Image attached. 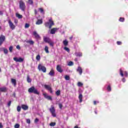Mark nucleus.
<instances>
[{
  "mask_svg": "<svg viewBox=\"0 0 128 128\" xmlns=\"http://www.w3.org/2000/svg\"><path fill=\"white\" fill-rule=\"evenodd\" d=\"M16 48H17V50H20V45H17Z\"/></svg>",
  "mask_w": 128,
  "mask_h": 128,
  "instance_id": "09e8293b",
  "label": "nucleus"
},
{
  "mask_svg": "<svg viewBox=\"0 0 128 128\" xmlns=\"http://www.w3.org/2000/svg\"><path fill=\"white\" fill-rule=\"evenodd\" d=\"M44 42H46L47 44H48L50 46H54V42H52V40H50V38L44 37Z\"/></svg>",
  "mask_w": 128,
  "mask_h": 128,
  "instance_id": "7ed1b4c3",
  "label": "nucleus"
},
{
  "mask_svg": "<svg viewBox=\"0 0 128 128\" xmlns=\"http://www.w3.org/2000/svg\"><path fill=\"white\" fill-rule=\"evenodd\" d=\"M49 110L54 118H56V108L54 106H51Z\"/></svg>",
  "mask_w": 128,
  "mask_h": 128,
  "instance_id": "423d86ee",
  "label": "nucleus"
},
{
  "mask_svg": "<svg viewBox=\"0 0 128 128\" xmlns=\"http://www.w3.org/2000/svg\"><path fill=\"white\" fill-rule=\"evenodd\" d=\"M22 110H28V106L26 104H22Z\"/></svg>",
  "mask_w": 128,
  "mask_h": 128,
  "instance_id": "f3484780",
  "label": "nucleus"
},
{
  "mask_svg": "<svg viewBox=\"0 0 128 128\" xmlns=\"http://www.w3.org/2000/svg\"><path fill=\"white\" fill-rule=\"evenodd\" d=\"M120 72L121 76H124V72H122V70L121 68L120 70Z\"/></svg>",
  "mask_w": 128,
  "mask_h": 128,
  "instance_id": "f704fd0d",
  "label": "nucleus"
},
{
  "mask_svg": "<svg viewBox=\"0 0 128 128\" xmlns=\"http://www.w3.org/2000/svg\"><path fill=\"white\" fill-rule=\"evenodd\" d=\"M44 26L46 28H48L50 29L52 27V26H54V23L52 21V20L50 19L48 22L44 23Z\"/></svg>",
  "mask_w": 128,
  "mask_h": 128,
  "instance_id": "f257e3e1",
  "label": "nucleus"
},
{
  "mask_svg": "<svg viewBox=\"0 0 128 128\" xmlns=\"http://www.w3.org/2000/svg\"><path fill=\"white\" fill-rule=\"evenodd\" d=\"M74 128H80V127H78V126H74Z\"/></svg>",
  "mask_w": 128,
  "mask_h": 128,
  "instance_id": "052dcab7",
  "label": "nucleus"
},
{
  "mask_svg": "<svg viewBox=\"0 0 128 128\" xmlns=\"http://www.w3.org/2000/svg\"><path fill=\"white\" fill-rule=\"evenodd\" d=\"M13 48H14V47H12V46H10V47L9 48V50H10V52H12Z\"/></svg>",
  "mask_w": 128,
  "mask_h": 128,
  "instance_id": "79ce46f5",
  "label": "nucleus"
},
{
  "mask_svg": "<svg viewBox=\"0 0 128 128\" xmlns=\"http://www.w3.org/2000/svg\"><path fill=\"white\" fill-rule=\"evenodd\" d=\"M28 92H30V94H38V95L40 94V92H38V90L34 86H32L28 90Z\"/></svg>",
  "mask_w": 128,
  "mask_h": 128,
  "instance_id": "f03ea898",
  "label": "nucleus"
},
{
  "mask_svg": "<svg viewBox=\"0 0 128 128\" xmlns=\"http://www.w3.org/2000/svg\"><path fill=\"white\" fill-rule=\"evenodd\" d=\"M14 22L15 24H18V21L17 20H15L14 21Z\"/></svg>",
  "mask_w": 128,
  "mask_h": 128,
  "instance_id": "603ef678",
  "label": "nucleus"
},
{
  "mask_svg": "<svg viewBox=\"0 0 128 128\" xmlns=\"http://www.w3.org/2000/svg\"><path fill=\"white\" fill-rule=\"evenodd\" d=\"M9 26L11 28V30H14L16 28V26L14 24V23L12 22V20H9L8 21Z\"/></svg>",
  "mask_w": 128,
  "mask_h": 128,
  "instance_id": "0eeeda50",
  "label": "nucleus"
},
{
  "mask_svg": "<svg viewBox=\"0 0 128 128\" xmlns=\"http://www.w3.org/2000/svg\"><path fill=\"white\" fill-rule=\"evenodd\" d=\"M56 126V122H51L50 124V126Z\"/></svg>",
  "mask_w": 128,
  "mask_h": 128,
  "instance_id": "a19ab883",
  "label": "nucleus"
},
{
  "mask_svg": "<svg viewBox=\"0 0 128 128\" xmlns=\"http://www.w3.org/2000/svg\"><path fill=\"white\" fill-rule=\"evenodd\" d=\"M75 54L76 56H79V57L82 56V52L75 53Z\"/></svg>",
  "mask_w": 128,
  "mask_h": 128,
  "instance_id": "412c9836",
  "label": "nucleus"
},
{
  "mask_svg": "<svg viewBox=\"0 0 128 128\" xmlns=\"http://www.w3.org/2000/svg\"><path fill=\"white\" fill-rule=\"evenodd\" d=\"M10 104H12V101H9L8 104V106H10Z\"/></svg>",
  "mask_w": 128,
  "mask_h": 128,
  "instance_id": "de8ad7c7",
  "label": "nucleus"
},
{
  "mask_svg": "<svg viewBox=\"0 0 128 128\" xmlns=\"http://www.w3.org/2000/svg\"><path fill=\"white\" fill-rule=\"evenodd\" d=\"M116 44H117L118 46H122V42L118 41L116 42Z\"/></svg>",
  "mask_w": 128,
  "mask_h": 128,
  "instance_id": "49530a36",
  "label": "nucleus"
},
{
  "mask_svg": "<svg viewBox=\"0 0 128 128\" xmlns=\"http://www.w3.org/2000/svg\"><path fill=\"white\" fill-rule=\"evenodd\" d=\"M36 60L38 62H40V54H38L36 56Z\"/></svg>",
  "mask_w": 128,
  "mask_h": 128,
  "instance_id": "a878e982",
  "label": "nucleus"
},
{
  "mask_svg": "<svg viewBox=\"0 0 128 128\" xmlns=\"http://www.w3.org/2000/svg\"><path fill=\"white\" fill-rule=\"evenodd\" d=\"M119 20L121 22H124V18L120 17Z\"/></svg>",
  "mask_w": 128,
  "mask_h": 128,
  "instance_id": "473e14b6",
  "label": "nucleus"
},
{
  "mask_svg": "<svg viewBox=\"0 0 128 128\" xmlns=\"http://www.w3.org/2000/svg\"><path fill=\"white\" fill-rule=\"evenodd\" d=\"M4 54H6L8 52V50L6 48H4Z\"/></svg>",
  "mask_w": 128,
  "mask_h": 128,
  "instance_id": "4c0bfd02",
  "label": "nucleus"
},
{
  "mask_svg": "<svg viewBox=\"0 0 128 128\" xmlns=\"http://www.w3.org/2000/svg\"><path fill=\"white\" fill-rule=\"evenodd\" d=\"M0 92H2V91L0 90Z\"/></svg>",
  "mask_w": 128,
  "mask_h": 128,
  "instance_id": "338daca9",
  "label": "nucleus"
},
{
  "mask_svg": "<svg viewBox=\"0 0 128 128\" xmlns=\"http://www.w3.org/2000/svg\"><path fill=\"white\" fill-rule=\"evenodd\" d=\"M34 14H38V10H36V9L34 10Z\"/></svg>",
  "mask_w": 128,
  "mask_h": 128,
  "instance_id": "864d4df0",
  "label": "nucleus"
},
{
  "mask_svg": "<svg viewBox=\"0 0 128 128\" xmlns=\"http://www.w3.org/2000/svg\"><path fill=\"white\" fill-rule=\"evenodd\" d=\"M19 6L20 8L22 10V12H24L26 10V4L24 2L22 1V0H20L19 2Z\"/></svg>",
  "mask_w": 128,
  "mask_h": 128,
  "instance_id": "20e7f679",
  "label": "nucleus"
},
{
  "mask_svg": "<svg viewBox=\"0 0 128 128\" xmlns=\"http://www.w3.org/2000/svg\"><path fill=\"white\" fill-rule=\"evenodd\" d=\"M124 76H128V72H124Z\"/></svg>",
  "mask_w": 128,
  "mask_h": 128,
  "instance_id": "6e6d98bb",
  "label": "nucleus"
},
{
  "mask_svg": "<svg viewBox=\"0 0 128 128\" xmlns=\"http://www.w3.org/2000/svg\"><path fill=\"white\" fill-rule=\"evenodd\" d=\"M77 72H79L81 76V74H82V67L78 66L76 70Z\"/></svg>",
  "mask_w": 128,
  "mask_h": 128,
  "instance_id": "ddd939ff",
  "label": "nucleus"
},
{
  "mask_svg": "<svg viewBox=\"0 0 128 128\" xmlns=\"http://www.w3.org/2000/svg\"><path fill=\"white\" fill-rule=\"evenodd\" d=\"M26 42L28 44H34V42L32 40H28Z\"/></svg>",
  "mask_w": 128,
  "mask_h": 128,
  "instance_id": "c85d7f7f",
  "label": "nucleus"
},
{
  "mask_svg": "<svg viewBox=\"0 0 128 128\" xmlns=\"http://www.w3.org/2000/svg\"><path fill=\"white\" fill-rule=\"evenodd\" d=\"M48 74L49 76H54V69H51Z\"/></svg>",
  "mask_w": 128,
  "mask_h": 128,
  "instance_id": "2eb2a0df",
  "label": "nucleus"
},
{
  "mask_svg": "<svg viewBox=\"0 0 128 128\" xmlns=\"http://www.w3.org/2000/svg\"><path fill=\"white\" fill-rule=\"evenodd\" d=\"M68 66H74V62L70 61V62H68Z\"/></svg>",
  "mask_w": 128,
  "mask_h": 128,
  "instance_id": "58836bf2",
  "label": "nucleus"
},
{
  "mask_svg": "<svg viewBox=\"0 0 128 128\" xmlns=\"http://www.w3.org/2000/svg\"><path fill=\"white\" fill-rule=\"evenodd\" d=\"M33 35L37 40H40V35L36 31L33 32Z\"/></svg>",
  "mask_w": 128,
  "mask_h": 128,
  "instance_id": "f8f14e48",
  "label": "nucleus"
},
{
  "mask_svg": "<svg viewBox=\"0 0 128 128\" xmlns=\"http://www.w3.org/2000/svg\"><path fill=\"white\" fill-rule=\"evenodd\" d=\"M63 44L65 46H68V41H67L66 40H64L63 41Z\"/></svg>",
  "mask_w": 128,
  "mask_h": 128,
  "instance_id": "4be33fe9",
  "label": "nucleus"
},
{
  "mask_svg": "<svg viewBox=\"0 0 128 128\" xmlns=\"http://www.w3.org/2000/svg\"><path fill=\"white\" fill-rule=\"evenodd\" d=\"M38 70L42 72H46V68L42 64H39L38 68Z\"/></svg>",
  "mask_w": 128,
  "mask_h": 128,
  "instance_id": "39448f33",
  "label": "nucleus"
},
{
  "mask_svg": "<svg viewBox=\"0 0 128 128\" xmlns=\"http://www.w3.org/2000/svg\"><path fill=\"white\" fill-rule=\"evenodd\" d=\"M78 99L80 103L82 102V94H79Z\"/></svg>",
  "mask_w": 128,
  "mask_h": 128,
  "instance_id": "6ab92c4d",
  "label": "nucleus"
},
{
  "mask_svg": "<svg viewBox=\"0 0 128 128\" xmlns=\"http://www.w3.org/2000/svg\"><path fill=\"white\" fill-rule=\"evenodd\" d=\"M3 13L2 11H0V16H2Z\"/></svg>",
  "mask_w": 128,
  "mask_h": 128,
  "instance_id": "bf43d9fd",
  "label": "nucleus"
},
{
  "mask_svg": "<svg viewBox=\"0 0 128 128\" xmlns=\"http://www.w3.org/2000/svg\"><path fill=\"white\" fill-rule=\"evenodd\" d=\"M64 78L66 80H70V76H68V75L65 76Z\"/></svg>",
  "mask_w": 128,
  "mask_h": 128,
  "instance_id": "7c9ffc66",
  "label": "nucleus"
},
{
  "mask_svg": "<svg viewBox=\"0 0 128 128\" xmlns=\"http://www.w3.org/2000/svg\"><path fill=\"white\" fill-rule=\"evenodd\" d=\"M96 102H97L96 101V100L94 101V106L96 105Z\"/></svg>",
  "mask_w": 128,
  "mask_h": 128,
  "instance_id": "5fc2aeb1",
  "label": "nucleus"
},
{
  "mask_svg": "<svg viewBox=\"0 0 128 128\" xmlns=\"http://www.w3.org/2000/svg\"><path fill=\"white\" fill-rule=\"evenodd\" d=\"M59 108L60 109L62 108V104H59Z\"/></svg>",
  "mask_w": 128,
  "mask_h": 128,
  "instance_id": "3c124183",
  "label": "nucleus"
},
{
  "mask_svg": "<svg viewBox=\"0 0 128 128\" xmlns=\"http://www.w3.org/2000/svg\"><path fill=\"white\" fill-rule=\"evenodd\" d=\"M2 30V27L0 26V30Z\"/></svg>",
  "mask_w": 128,
  "mask_h": 128,
  "instance_id": "0e129e2a",
  "label": "nucleus"
},
{
  "mask_svg": "<svg viewBox=\"0 0 128 128\" xmlns=\"http://www.w3.org/2000/svg\"><path fill=\"white\" fill-rule=\"evenodd\" d=\"M16 18H22V16L18 13H16Z\"/></svg>",
  "mask_w": 128,
  "mask_h": 128,
  "instance_id": "393cba45",
  "label": "nucleus"
},
{
  "mask_svg": "<svg viewBox=\"0 0 128 128\" xmlns=\"http://www.w3.org/2000/svg\"><path fill=\"white\" fill-rule=\"evenodd\" d=\"M20 124H16L14 125V128H20Z\"/></svg>",
  "mask_w": 128,
  "mask_h": 128,
  "instance_id": "37998d69",
  "label": "nucleus"
},
{
  "mask_svg": "<svg viewBox=\"0 0 128 128\" xmlns=\"http://www.w3.org/2000/svg\"><path fill=\"white\" fill-rule=\"evenodd\" d=\"M30 28V24L26 23L25 24L24 28Z\"/></svg>",
  "mask_w": 128,
  "mask_h": 128,
  "instance_id": "e433bc0d",
  "label": "nucleus"
},
{
  "mask_svg": "<svg viewBox=\"0 0 128 128\" xmlns=\"http://www.w3.org/2000/svg\"><path fill=\"white\" fill-rule=\"evenodd\" d=\"M122 82H126V79L124 78H123L122 79Z\"/></svg>",
  "mask_w": 128,
  "mask_h": 128,
  "instance_id": "4d7b16f0",
  "label": "nucleus"
},
{
  "mask_svg": "<svg viewBox=\"0 0 128 128\" xmlns=\"http://www.w3.org/2000/svg\"><path fill=\"white\" fill-rule=\"evenodd\" d=\"M44 50L46 54H48L50 52V51H48V46H45Z\"/></svg>",
  "mask_w": 128,
  "mask_h": 128,
  "instance_id": "b1692460",
  "label": "nucleus"
},
{
  "mask_svg": "<svg viewBox=\"0 0 128 128\" xmlns=\"http://www.w3.org/2000/svg\"><path fill=\"white\" fill-rule=\"evenodd\" d=\"M56 94L57 96H60V90H58L56 92Z\"/></svg>",
  "mask_w": 128,
  "mask_h": 128,
  "instance_id": "5701e85b",
  "label": "nucleus"
},
{
  "mask_svg": "<svg viewBox=\"0 0 128 128\" xmlns=\"http://www.w3.org/2000/svg\"><path fill=\"white\" fill-rule=\"evenodd\" d=\"M94 114H98V112H96V110L94 111Z\"/></svg>",
  "mask_w": 128,
  "mask_h": 128,
  "instance_id": "680f3d73",
  "label": "nucleus"
},
{
  "mask_svg": "<svg viewBox=\"0 0 128 128\" xmlns=\"http://www.w3.org/2000/svg\"><path fill=\"white\" fill-rule=\"evenodd\" d=\"M0 90H1L2 92H8V88L6 87L0 88Z\"/></svg>",
  "mask_w": 128,
  "mask_h": 128,
  "instance_id": "a211bd4d",
  "label": "nucleus"
},
{
  "mask_svg": "<svg viewBox=\"0 0 128 128\" xmlns=\"http://www.w3.org/2000/svg\"><path fill=\"white\" fill-rule=\"evenodd\" d=\"M13 60L16 62H22L24 60V59L22 58H18L16 57L14 58Z\"/></svg>",
  "mask_w": 128,
  "mask_h": 128,
  "instance_id": "1a4fd4ad",
  "label": "nucleus"
},
{
  "mask_svg": "<svg viewBox=\"0 0 128 128\" xmlns=\"http://www.w3.org/2000/svg\"><path fill=\"white\" fill-rule=\"evenodd\" d=\"M44 88L47 90H48L50 92V94H52V87L50 85H44Z\"/></svg>",
  "mask_w": 128,
  "mask_h": 128,
  "instance_id": "6e6552de",
  "label": "nucleus"
},
{
  "mask_svg": "<svg viewBox=\"0 0 128 128\" xmlns=\"http://www.w3.org/2000/svg\"><path fill=\"white\" fill-rule=\"evenodd\" d=\"M56 70L59 72H62L64 70L62 69V67L60 65H57Z\"/></svg>",
  "mask_w": 128,
  "mask_h": 128,
  "instance_id": "4468645a",
  "label": "nucleus"
},
{
  "mask_svg": "<svg viewBox=\"0 0 128 128\" xmlns=\"http://www.w3.org/2000/svg\"><path fill=\"white\" fill-rule=\"evenodd\" d=\"M28 4H33L34 1H32V0H28Z\"/></svg>",
  "mask_w": 128,
  "mask_h": 128,
  "instance_id": "ea45409f",
  "label": "nucleus"
},
{
  "mask_svg": "<svg viewBox=\"0 0 128 128\" xmlns=\"http://www.w3.org/2000/svg\"><path fill=\"white\" fill-rule=\"evenodd\" d=\"M57 30H58V28H52L50 30V34H56V32H57Z\"/></svg>",
  "mask_w": 128,
  "mask_h": 128,
  "instance_id": "9b49d317",
  "label": "nucleus"
},
{
  "mask_svg": "<svg viewBox=\"0 0 128 128\" xmlns=\"http://www.w3.org/2000/svg\"><path fill=\"white\" fill-rule=\"evenodd\" d=\"M38 122H40V120H38V118H36L34 120V122L35 124H38Z\"/></svg>",
  "mask_w": 128,
  "mask_h": 128,
  "instance_id": "c03bdc74",
  "label": "nucleus"
},
{
  "mask_svg": "<svg viewBox=\"0 0 128 128\" xmlns=\"http://www.w3.org/2000/svg\"><path fill=\"white\" fill-rule=\"evenodd\" d=\"M39 10H40V12H41V14H44V12L42 8H39Z\"/></svg>",
  "mask_w": 128,
  "mask_h": 128,
  "instance_id": "2f4dec72",
  "label": "nucleus"
},
{
  "mask_svg": "<svg viewBox=\"0 0 128 128\" xmlns=\"http://www.w3.org/2000/svg\"><path fill=\"white\" fill-rule=\"evenodd\" d=\"M0 72H2V69H0Z\"/></svg>",
  "mask_w": 128,
  "mask_h": 128,
  "instance_id": "69168bd1",
  "label": "nucleus"
},
{
  "mask_svg": "<svg viewBox=\"0 0 128 128\" xmlns=\"http://www.w3.org/2000/svg\"><path fill=\"white\" fill-rule=\"evenodd\" d=\"M22 110V107H20V106H17V111L20 112Z\"/></svg>",
  "mask_w": 128,
  "mask_h": 128,
  "instance_id": "c9c22d12",
  "label": "nucleus"
},
{
  "mask_svg": "<svg viewBox=\"0 0 128 128\" xmlns=\"http://www.w3.org/2000/svg\"><path fill=\"white\" fill-rule=\"evenodd\" d=\"M6 40V36L4 35H0V46H2L4 42Z\"/></svg>",
  "mask_w": 128,
  "mask_h": 128,
  "instance_id": "9d476101",
  "label": "nucleus"
},
{
  "mask_svg": "<svg viewBox=\"0 0 128 128\" xmlns=\"http://www.w3.org/2000/svg\"><path fill=\"white\" fill-rule=\"evenodd\" d=\"M27 82H32V79L30 78V76H27Z\"/></svg>",
  "mask_w": 128,
  "mask_h": 128,
  "instance_id": "cd10ccee",
  "label": "nucleus"
},
{
  "mask_svg": "<svg viewBox=\"0 0 128 128\" xmlns=\"http://www.w3.org/2000/svg\"><path fill=\"white\" fill-rule=\"evenodd\" d=\"M84 84H82V83L81 82H78V86H82Z\"/></svg>",
  "mask_w": 128,
  "mask_h": 128,
  "instance_id": "a18cd8bd",
  "label": "nucleus"
},
{
  "mask_svg": "<svg viewBox=\"0 0 128 128\" xmlns=\"http://www.w3.org/2000/svg\"><path fill=\"white\" fill-rule=\"evenodd\" d=\"M108 92H112V88L110 87V85H108L107 87Z\"/></svg>",
  "mask_w": 128,
  "mask_h": 128,
  "instance_id": "c756f323",
  "label": "nucleus"
},
{
  "mask_svg": "<svg viewBox=\"0 0 128 128\" xmlns=\"http://www.w3.org/2000/svg\"><path fill=\"white\" fill-rule=\"evenodd\" d=\"M26 122H27V124H30V120L27 119L26 120Z\"/></svg>",
  "mask_w": 128,
  "mask_h": 128,
  "instance_id": "8fccbe9b",
  "label": "nucleus"
},
{
  "mask_svg": "<svg viewBox=\"0 0 128 128\" xmlns=\"http://www.w3.org/2000/svg\"><path fill=\"white\" fill-rule=\"evenodd\" d=\"M64 50H66L68 52H70V48L66 46L64 47Z\"/></svg>",
  "mask_w": 128,
  "mask_h": 128,
  "instance_id": "72a5a7b5",
  "label": "nucleus"
},
{
  "mask_svg": "<svg viewBox=\"0 0 128 128\" xmlns=\"http://www.w3.org/2000/svg\"><path fill=\"white\" fill-rule=\"evenodd\" d=\"M42 24V19L38 20L37 22H36V24Z\"/></svg>",
  "mask_w": 128,
  "mask_h": 128,
  "instance_id": "aec40b11",
  "label": "nucleus"
},
{
  "mask_svg": "<svg viewBox=\"0 0 128 128\" xmlns=\"http://www.w3.org/2000/svg\"><path fill=\"white\" fill-rule=\"evenodd\" d=\"M3 126H2V123H0V128H2Z\"/></svg>",
  "mask_w": 128,
  "mask_h": 128,
  "instance_id": "13d9d810",
  "label": "nucleus"
},
{
  "mask_svg": "<svg viewBox=\"0 0 128 128\" xmlns=\"http://www.w3.org/2000/svg\"><path fill=\"white\" fill-rule=\"evenodd\" d=\"M44 94V96H46V94Z\"/></svg>",
  "mask_w": 128,
  "mask_h": 128,
  "instance_id": "774afa93",
  "label": "nucleus"
},
{
  "mask_svg": "<svg viewBox=\"0 0 128 128\" xmlns=\"http://www.w3.org/2000/svg\"><path fill=\"white\" fill-rule=\"evenodd\" d=\"M70 40H72V36L70 37Z\"/></svg>",
  "mask_w": 128,
  "mask_h": 128,
  "instance_id": "e2e57ef3",
  "label": "nucleus"
},
{
  "mask_svg": "<svg viewBox=\"0 0 128 128\" xmlns=\"http://www.w3.org/2000/svg\"><path fill=\"white\" fill-rule=\"evenodd\" d=\"M11 82L14 84V86H16V80L14 78L11 79Z\"/></svg>",
  "mask_w": 128,
  "mask_h": 128,
  "instance_id": "dca6fc26",
  "label": "nucleus"
},
{
  "mask_svg": "<svg viewBox=\"0 0 128 128\" xmlns=\"http://www.w3.org/2000/svg\"><path fill=\"white\" fill-rule=\"evenodd\" d=\"M45 98H47V100H52V98L50 96H45Z\"/></svg>",
  "mask_w": 128,
  "mask_h": 128,
  "instance_id": "bb28decb",
  "label": "nucleus"
}]
</instances>
